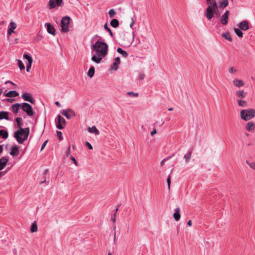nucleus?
Instances as JSON below:
<instances>
[{"label": "nucleus", "mask_w": 255, "mask_h": 255, "mask_svg": "<svg viewBox=\"0 0 255 255\" xmlns=\"http://www.w3.org/2000/svg\"><path fill=\"white\" fill-rule=\"evenodd\" d=\"M237 102L239 106L242 107H245L247 105V102L244 100H241L240 99H238Z\"/></svg>", "instance_id": "obj_33"}, {"label": "nucleus", "mask_w": 255, "mask_h": 255, "mask_svg": "<svg viewBox=\"0 0 255 255\" xmlns=\"http://www.w3.org/2000/svg\"><path fill=\"white\" fill-rule=\"evenodd\" d=\"M63 2V0H49L48 2V8H54L56 6H60Z\"/></svg>", "instance_id": "obj_10"}, {"label": "nucleus", "mask_w": 255, "mask_h": 255, "mask_svg": "<svg viewBox=\"0 0 255 255\" xmlns=\"http://www.w3.org/2000/svg\"><path fill=\"white\" fill-rule=\"evenodd\" d=\"M121 60L119 57H117L115 59V61L111 65L110 70L117 71L118 69V66L120 64Z\"/></svg>", "instance_id": "obj_14"}, {"label": "nucleus", "mask_w": 255, "mask_h": 255, "mask_svg": "<svg viewBox=\"0 0 255 255\" xmlns=\"http://www.w3.org/2000/svg\"><path fill=\"white\" fill-rule=\"evenodd\" d=\"M55 104L58 107H61V104L60 103L58 102V101H56L55 102Z\"/></svg>", "instance_id": "obj_58"}, {"label": "nucleus", "mask_w": 255, "mask_h": 255, "mask_svg": "<svg viewBox=\"0 0 255 255\" xmlns=\"http://www.w3.org/2000/svg\"><path fill=\"white\" fill-rule=\"evenodd\" d=\"M3 151V146L2 145H0V154Z\"/></svg>", "instance_id": "obj_60"}, {"label": "nucleus", "mask_w": 255, "mask_h": 255, "mask_svg": "<svg viewBox=\"0 0 255 255\" xmlns=\"http://www.w3.org/2000/svg\"><path fill=\"white\" fill-rule=\"evenodd\" d=\"M8 133L6 130L0 129V136H1L3 139H6L8 137Z\"/></svg>", "instance_id": "obj_28"}, {"label": "nucleus", "mask_w": 255, "mask_h": 255, "mask_svg": "<svg viewBox=\"0 0 255 255\" xmlns=\"http://www.w3.org/2000/svg\"><path fill=\"white\" fill-rule=\"evenodd\" d=\"M219 3L220 6L222 7H225L228 6L229 2L228 0H222Z\"/></svg>", "instance_id": "obj_40"}, {"label": "nucleus", "mask_w": 255, "mask_h": 255, "mask_svg": "<svg viewBox=\"0 0 255 255\" xmlns=\"http://www.w3.org/2000/svg\"><path fill=\"white\" fill-rule=\"evenodd\" d=\"M241 119L245 121H249L255 117V109L250 108L242 110L240 112Z\"/></svg>", "instance_id": "obj_4"}, {"label": "nucleus", "mask_w": 255, "mask_h": 255, "mask_svg": "<svg viewBox=\"0 0 255 255\" xmlns=\"http://www.w3.org/2000/svg\"><path fill=\"white\" fill-rule=\"evenodd\" d=\"M86 146H87L89 149H93V146H92V145H91V144L90 142H88V141H87V142H86Z\"/></svg>", "instance_id": "obj_51"}, {"label": "nucleus", "mask_w": 255, "mask_h": 255, "mask_svg": "<svg viewBox=\"0 0 255 255\" xmlns=\"http://www.w3.org/2000/svg\"><path fill=\"white\" fill-rule=\"evenodd\" d=\"M19 95L18 93L14 90L10 91L6 93H4L3 96L8 97V98H13L17 97Z\"/></svg>", "instance_id": "obj_20"}, {"label": "nucleus", "mask_w": 255, "mask_h": 255, "mask_svg": "<svg viewBox=\"0 0 255 255\" xmlns=\"http://www.w3.org/2000/svg\"><path fill=\"white\" fill-rule=\"evenodd\" d=\"M15 101L14 99H6L5 101L9 103H12Z\"/></svg>", "instance_id": "obj_55"}, {"label": "nucleus", "mask_w": 255, "mask_h": 255, "mask_svg": "<svg viewBox=\"0 0 255 255\" xmlns=\"http://www.w3.org/2000/svg\"><path fill=\"white\" fill-rule=\"evenodd\" d=\"M145 75L143 72H140L137 76V78L139 80H143L145 78Z\"/></svg>", "instance_id": "obj_42"}, {"label": "nucleus", "mask_w": 255, "mask_h": 255, "mask_svg": "<svg viewBox=\"0 0 255 255\" xmlns=\"http://www.w3.org/2000/svg\"><path fill=\"white\" fill-rule=\"evenodd\" d=\"M235 33L239 37H242L243 36V33L241 31V29L238 28H235L234 29Z\"/></svg>", "instance_id": "obj_37"}, {"label": "nucleus", "mask_w": 255, "mask_h": 255, "mask_svg": "<svg viewBox=\"0 0 255 255\" xmlns=\"http://www.w3.org/2000/svg\"><path fill=\"white\" fill-rule=\"evenodd\" d=\"M93 51L96 54L92 56V61L96 63H100L107 54L108 52V45L105 42L98 40L92 46Z\"/></svg>", "instance_id": "obj_1"}, {"label": "nucleus", "mask_w": 255, "mask_h": 255, "mask_svg": "<svg viewBox=\"0 0 255 255\" xmlns=\"http://www.w3.org/2000/svg\"><path fill=\"white\" fill-rule=\"evenodd\" d=\"M17 27L16 24L13 22L11 21L8 25V28L7 30L8 36L10 35L12 33H14V30L16 29Z\"/></svg>", "instance_id": "obj_16"}, {"label": "nucleus", "mask_w": 255, "mask_h": 255, "mask_svg": "<svg viewBox=\"0 0 255 255\" xmlns=\"http://www.w3.org/2000/svg\"><path fill=\"white\" fill-rule=\"evenodd\" d=\"M206 10L205 15L208 20H211L214 14L218 16V7L216 1L210 2Z\"/></svg>", "instance_id": "obj_3"}, {"label": "nucleus", "mask_w": 255, "mask_h": 255, "mask_svg": "<svg viewBox=\"0 0 255 255\" xmlns=\"http://www.w3.org/2000/svg\"><path fill=\"white\" fill-rule=\"evenodd\" d=\"M37 231V226L36 221H34L31 226L30 232L31 233L36 232Z\"/></svg>", "instance_id": "obj_32"}, {"label": "nucleus", "mask_w": 255, "mask_h": 255, "mask_svg": "<svg viewBox=\"0 0 255 255\" xmlns=\"http://www.w3.org/2000/svg\"><path fill=\"white\" fill-rule=\"evenodd\" d=\"M71 153V149H70V145H69L68 147V148L66 151V155L67 156H69L70 154Z\"/></svg>", "instance_id": "obj_50"}, {"label": "nucleus", "mask_w": 255, "mask_h": 255, "mask_svg": "<svg viewBox=\"0 0 255 255\" xmlns=\"http://www.w3.org/2000/svg\"><path fill=\"white\" fill-rule=\"evenodd\" d=\"M238 26L240 27L241 30L246 31L249 29V22L247 20H243L239 22Z\"/></svg>", "instance_id": "obj_15"}, {"label": "nucleus", "mask_w": 255, "mask_h": 255, "mask_svg": "<svg viewBox=\"0 0 255 255\" xmlns=\"http://www.w3.org/2000/svg\"><path fill=\"white\" fill-rule=\"evenodd\" d=\"M174 213L173 215V217L175 221H178L180 219V209L179 208H177L174 210Z\"/></svg>", "instance_id": "obj_24"}, {"label": "nucleus", "mask_w": 255, "mask_h": 255, "mask_svg": "<svg viewBox=\"0 0 255 255\" xmlns=\"http://www.w3.org/2000/svg\"><path fill=\"white\" fill-rule=\"evenodd\" d=\"M18 66L19 69L21 70H24L25 69V66L23 62L20 60H18L17 62Z\"/></svg>", "instance_id": "obj_41"}, {"label": "nucleus", "mask_w": 255, "mask_h": 255, "mask_svg": "<svg viewBox=\"0 0 255 255\" xmlns=\"http://www.w3.org/2000/svg\"><path fill=\"white\" fill-rule=\"evenodd\" d=\"M191 154L192 152L189 151L187 154L184 155V158L185 159L186 163H188L189 162L191 158Z\"/></svg>", "instance_id": "obj_31"}, {"label": "nucleus", "mask_w": 255, "mask_h": 255, "mask_svg": "<svg viewBox=\"0 0 255 255\" xmlns=\"http://www.w3.org/2000/svg\"><path fill=\"white\" fill-rule=\"evenodd\" d=\"M118 208H116L115 210H114V212L115 213H114V214L112 216V218H111V220L112 221V222L113 223H115L116 222V213L118 211Z\"/></svg>", "instance_id": "obj_44"}, {"label": "nucleus", "mask_w": 255, "mask_h": 255, "mask_svg": "<svg viewBox=\"0 0 255 255\" xmlns=\"http://www.w3.org/2000/svg\"><path fill=\"white\" fill-rule=\"evenodd\" d=\"M21 98L25 101L28 102L32 104H34L35 100L32 97V96L31 94L29 93H24L21 95Z\"/></svg>", "instance_id": "obj_7"}, {"label": "nucleus", "mask_w": 255, "mask_h": 255, "mask_svg": "<svg viewBox=\"0 0 255 255\" xmlns=\"http://www.w3.org/2000/svg\"><path fill=\"white\" fill-rule=\"evenodd\" d=\"M233 83L236 87L238 88L243 87L245 85V83L242 80L238 79H234L233 81Z\"/></svg>", "instance_id": "obj_21"}, {"label": "nucleus", "mask_w": 255, "mask_h": 255, "mask_svg": "<svg viewBox=\"0 0 255 255\" xmlns=\"http://www.w3.org/2000/svg\"><path fill=\"white\" fill-rule=\"evenodd\" d=\"M229 11L227 10L225 13L222 15L221 18V22L223 25H226L228 23V20L229 18Z\"/></svg>", "instance_id": "obj_19"}, {"label": "nucleus", "mask_w": 255, "mask_h": 255, "mask_svg": "<svg viewBox=\"0 0 255 255\" xmlns=\"http://www.w3.org/2000/svg\"><path fill=\"white\" fill-rule=\"evenodd\" d=\"M138 96V94L137 93H134L132 92H128V98L129 97H137Z\"/></svg>", "instance_id": "obj_43"}, {"label": "nucleus", "mask_w": 255, "mask_h": 255, "mask_svg": "<svg viewBox=\"0 0 255 255\" xmlns=\"http://www.w3.org/2000/svg\"><path fill=\"white\" fill-rule=\"evenodd\" d=\"M104 29L107 30L110 34V35L113 37L114 36L113 33L111 29L108 27V23H106L104 26Z\"/></svg>", "instance_id": "obj_39"}, {"label": "nucleus", "mask_w": 255, "mask_h": 255, "mask_svg": "<svg viewBox=\"0 0 255 255\" xmlns=\"http://www.w3.org/2000/svg\"><path fill=\"white\" fill-rule=\"evenodd\" d=\"M245 128L247 131L254 133L255 131V123L253 121H249L246 123Z\"/></svg>", "instance_id": "obj_9"}, {"label": "nucleus", "mask_w": 255, "mask_h": 255, "mask_svg": "<svg viewBox=\"0 0 255 255\" xmlns=\"http://www.w3.org/2000/svg\"><path fill=\"white\" fill-rule=\"evenodd\" d=\"M22 118H20V117H17L16 119H15V121L17 123V127L18 128L20 129V128H21V126H22V123H21V121H22Z\"/></svg>", "instance_id": "obj_38"}, {"label": "nucleus", "mask_w": 255, "mask_h": 255, "mask_svg": "<svg viewBox=\"0 0 255 255\" xmlns=\"http://www.w3.org/2000/svg\"><path fill=\"white\" fill-rule=\"evenodd\" d=\"M21 109L29 117H32L34 115L31 106L27 103H23L21 104Z\"/></svg>", "instance_id": "obj_6"}, {"label": "nucleus", "mask_w": 255, "mask_h": 255, "mask_svg": "<svg viewBox=\"0 0 255 255\" xmlns=\"http://www.w3.org/2000/svg\"><path fill=\"white\" fill-rule=\"evenodd\" d=\"M29 134V128H20L16 130L14 134V137L19 144H22L26 140Z\"/></svg>", "instance_id": "obj_2"}, {"label": "nucleus", "mask_w": 255, "mask_h": 255, "mask_svg": "<svg viewBox=\"0 0 255 255\" xmlns=\"http://www.w3.org/2000/svg\"><path fill=\"white\" fill-rule=\"evenodd\" d=\"M207 4H209L210 2H212V1H216L215 0H207Z\"/></svg>", "instance_id": "obj_63"}, {"label": "nucleus", "mask_w": 255, "mask_h": 255, "mask_svg": "<svg viewBox=\"0 0 255 255\" xmlns=\"http://www.w3.org/2000/svg\"><path fill=\"white\" fill-rule=\"evenodd\" d=\"M229 71L230 73H234L237 72V70L234 67H231L229 69Z\"/></svg>", "instance_id": "obj_52"}, {"label": "nucleus", "mask_w": 255, "mask_h": 255, "mask_svg": "<svg viewBox=\"0 0 255 255\" xmlns=\"http://www.w3.org/2000/svg\"><path fill=\"white\" fill-rule=\"evenodd\" d=\"M246 163L250 166L251 169L255 170V161H250L249 160H246Z\"/></svg>", "instance_id": "obj_35"}, {"label": "nucleus", "mask_w": 255, "mask_h": 255, "mask_svg": "<svg viewBox=\"0 0 255 255\" xmlns=\"http://www.w3.org/2000/svg\"><path fill=\"white\" fill-rule=\"evenodd\" d=\"M137 30H133L131 32V36H132V41L130 42L132 44L133 42V40L135 36V32Z\"/></svg>", "instance_id": "obj_48"}, {"label": "nucleus", "mask_w": 255, "mask_h": 255, "mask_svg": "<svg viewBox=\"0 0 255 255\" xmlns=\"http://www.w3.org/2000/svg\"><path fill=\"white\" fill-rule=\"evenodd\" d=\"M8 170H6L4 171L0 172V176H1L3 175H4L7 171Z\"/></svg>", "instance_id": "obj_56"}, {"label": "nucleus", "mask_w": 255, "mask_h": 255, "mask_svg": "<svg viewBox=\"0 0 255 255\" xmlns=\"http://www.w3.org/2000/svg\"><path fill=\"white\" fill-rule=\"evenodd\" d=\"M116 14L115 10L114 9H111L109 11V14L110 18L113 17Z\"/></svg>", "instance_id": "obj_45"}, {"label": "nucleus", "mask_w": 255, "mask_h": 255, "mask_svg": "<svg viewBox=\"0 0 255 255\" xmlns=\"http://www.w3.org/2000/svg\"><path fill=\"white\" fill-rule=\"evenodd\" d=\"M9 113L6 111H0V120L5 119L6 120H9Z\"/></svg>", "instance_id": "obj_22"}, {"label": "nucleus", "mask_w": 255, "mask_h": 255, "mask_svg": "<svg viewBox=\"0 0 255 255\" xmlns=\"http://www.w3.org/2000/svg\"><path fill=\"white\" fill-rule=\"evenodd\" d=\"M88 131L91 133H95L96 135H99L100 134V131L95 126H93L91 128H89Z\"/></svg>", "instance_id": "obj_26"}, {"label": "nucleus", "mask_w": 255, "mask_h": 255, "mask_svg": "<svg viewBox=\"0 0 255 255\" xmlns=\"http://www.w3.org/2000/svg\"><path fill=\"white\" fill-rule=\"evenodd\" d=\"M7 83H11V84L12 85H15L12 82H11V81H6L5 84H7Z\"/></svg>", "instance_id": "obj_61"}, {"label": "nucleus", "mask_w": 255, "mask_h": 255, "mask_svg": "<svg viewBox=\"0 0 255 255\" xmlns=\"http://www.w3.org/2000/svg\"><path fill=\"white\" fill-rule=\"evenodd\" d=\"M70 159L73 161L74 163L76 165H78V163L75 159V158L73 156H71L70 157Z\"/></svg>", "instance_id": "obj_54"}, {"label": "nucleus", "mask_w": 255, "mask_h": 255, "mask_svg": "<svg viewBox=\"0 0 255 255\" xmlns=\"http://www.w3.org/2000/svg\"><path fill=\"white\" fill-rule=\"evenodd\" d=\"M167 184H168V188L169 189L170 188V184H171V177H170V175L168 177V178L167 179Z\"/></svg>", "instance_id": "obj_49"}, {"label": "nucleus", "mask_w": 255, "mask_h": 255, "mask_svg": "<svg viewBox=\"0 0 255 255\" xmlns=\"http://www.w3.org/2000/svg\"><path fill=\"white\" fill-rule=\"evenodd\" d=\"M237 97L240 99H244L246 97V93L243 90H238L236 92Z\"/></svg>", "instance_id": "obj_25"}, {"label": "nucleus", "mask_w": 255, "mask_h": 255, "mask_svg": "<svg viewBox=\"0 0 255 255\" xmlns=\"http://www.w3.org/2000/svg\"><path fill=\"white\" fill-rule=\"evenodd\" d=\"M110 24L112 27H113L114 28H117L119 25V20L116 18L113 19L111 21Z\"/></svg>", "instance_id": "obj_27"}, {"label": "nucleus", "mask_w": 255, "mask_h": 255, "mask_svg": "<svg viewBox=\"0 0 255 255\" xmlns=\"http://www.w3.org/2000/svg\"><path fill=\"white\" fill-rule=\"evenodd\" d=\"M45 26L47 29L48 33L55 36L56 34V29L55 27L50 23H46Z\"/></svg>", "instance_id": "obj_13"}, {"label": "nucleus", "mask_w": 255, "mask_h": 255, "mask_svg": "<svg viewBox=\"0 0 255 255\" xmlns=\"http://www.w3.org/2000/svg\"><path fill=\"white\" fill-rule=\"evenodd\" d=\"M10 154L13 156H17L19 154L18 147L17 145H15L11 147Z\"/></svg>", "instance_id": "obj_23"}, {"label": "nucleus", "mask_w": 255, "mask_h": 255, "mask_svg": "<svg viewBox=\"0 0 255 255\" xmlns=\"http://www.w3.org/2000/svg\"><path fill=\"white\" fill-rule=\"evenodd\" d=\"M47 142H48V140H46L43 143V144L41 146V151H42L45 148Z\"/></svg>", "instance_id": "obj_53"}, {"label": "nucleus", "mask_w": 255, "mask_h": 255, "mask_svg": "<svg viewBox=\"0 0 255 255\" xmlns=\"http://www.w3.org/2000/svg\"><path fill=\"white\" fill-rule=\"evenodd\" d=\"M57 121L56 122V128L59 129H62L64 128L62 124H65L66 121L64 118H63L60 115H58L57 117Z\"/></svg>", "instance_id": "obj_8"}, {"label": "nucleus", "mask_w": 255, "mask_h": 255, "mask_svg": "<svg viewBox=\"0 0 255 255\" xmlns=\"http://www.w3.org/2000/svg\"><path fill=\"white\" fill-rule=\"evenodd\" d=\"M187 225L189 226H192V221L191 220H189L187 222Z\"/></svg>", "instance_id": "obj_59"}, {"label": "nucleus", "mask_w": 255, "mask_h": 255, "mask_svg": "<svg viewBox=\"0 0 255 255\" xmlns=\"http://www.w3.org/2000/svg\"><path fill=\"white\" fill-rule=\"evenodd\" d=\"M135 16L131 18V22L130 23L129 26L133 30H137V28L136 27H134V23L135 22Z\"/></svg>", "instance_id": "obj_36"}, {"label": "nucleus", "mask_w": 255, "mask_h": 255, "mask_svg": "<svg viewBox=\"0 0 255 255\" xmlns=\"http://www.w3.org/2000/svg\"><path fill=\"white\" fill-rule=\"evenodd\" d=\"M19 109H21V104L18 103L13 104L10 107L11 110L15 114L18 113Z\"/></svg>", "instance_id": "obj_17"}, {"label": "nucleus", "mask_w": 255, "mask_h": 255, "mask_svg": "<svg viewBox=\"0 0 255 255\" xmlns=\"http://www.w3.org/2000/svg\"><path fill=\"white\" fill-rule=\"evenodd\" d=\"M61 113L68 119H70L72 117H74L75 116V113L74 111H73L70 109H68L65 110H64L62 112H61Z\"/></svg>", "instance_id": "obj_11"}, {"label": "nucleus", "mask_w": 255, "mask_h": 255, "mask_svg": "<svg viewBox=\"0 0 255 255\" xmlns=\"http://www.w3.org/2000/svg\"><path fill=\"white\" fill-rule=\"evenodd\" d=\"M42 35H41L40 34H39V33L37 34V35H36V36L35 37V40L37 42H38L40 40H41L42 39Z\"/></svg>", "instance_id": "obj_46"}, {"label": "nucleus", "mask_w": 255, "mask_h": 255, "mask_svg": "<svg viewBox=\"0 0 255 255\" xmlns=\"http://www.w3.org/2000/svg\"><path fill=\"white\" fill-rule=\"evenodd\" d=\"M70 18L68 16H64L62 18L61 22V31L64 33L68 32L69 31V25Z\"/></svg>", "instance_id": "obj_5"}, {"label": "nucleus", "mask_w": 255, "mask_h": 255, "mask_svg": "<svg viewBox=\"0 0 255 255\" xmlns=\"http://www.w3.org/2000/svg\"><path fill=\"white\" fill-rule=\"evenodd\" d=\"M8 161V158L7 157L3 156L0 159V170H2L4 168Z\"/></svg>", "instance_id": "obj_18"}, {"label": "nucleus", "mask_w": 255, "mask_h": 255, "mask_svg": "<svg viewBox=\"0 0 255 255\" xmlns=\"http://www.w3.org/2000/svg\"><path fill=\"white\" fill-rule=\"evenodd\" d=\"M165 161V159H164L163 160H162L161 161V162H160L161 165H163L164 164Z\"/></svg>", "instance_id": "obj_62"}, {"label": "nucleus", "mask_w": 255, "mask_h": 255, "mask_svg": "<svg viewBox=\"0 0 255 255\" xmlns=\"http://www.w3.org/2000/svg\"><path fill=\"white\" fill-rule=\"evenodd\" d=\"M23 57L27 60V62L26 63V71L29 72L32 63V58L30 55L27 54H24L23 55Z\"/></svg>", "instance_id": "obj_12"}, {"label": "nucleus", "mask_w": 255, "mask_h": 255, "mask_svg": "<svg viewBox=\"0 0 255 255\" xmlns=\"http://www.w3.org/2000/svg\"><path fill=\"white\" fill-rule=\"evenodd\" d=\"M151 135L153 136L154 134L156 133V130L155 129H154L151 132Z\"/></svg>", "instance_id": "obj_57"}, {"label": "nucleus", "mask_w": 255, "mask_h": 255, "mask_svg": "<svg viewBox=\"0 0 255 255\" xmlns=\"http://www.w3.org/2000/svg\"><path fill=\"white\" fill-rule=\"evenodd\" d=\"M117 52L122 54L125 57H127L128 56V52L126 51L123 50L121 47L118 48Z\"/></svg>", "instance_id": "obj_34"}, {"label": "nucleus", "mask_w": 255, "mask_h": 255, "mask_svg": "<svg viewBox=\"0 0 255 255\" xmlns=\"http://www.w3.org/2000/svg\"><path fill=\"white\" fill-rule=\"evenodd\" d=\"M116 242V233L115 232L114 237V244H115Z\"/></svg>", "instance_id": "obj_64"}, {"label": "nucleus", "mask_w": 255, "mask_h": 255, "mask_svg": "<svg viewBox=\"0 0 255 255\" xmlns=\"http://www.w3.org/2000/svg\"><path fill=\"white\" fill-rule=\"evenodd\" d=\"M222 36L229 41H232V38L229 32H226L225 33H223L222 34Z\"/></svg>", "instance_id": "obj_29"}, {"label": "nucleus", "mask_w": 255, "mask_h": 255, "mask_svg": "<svg viewBox=\"0 0 255 255\" xmlns=\"http://www.w3.org/2000/svg\"><path fill=\"white\" fill-rule=\"evenodd\" d=\"M95 74V68L94 66H91L88 72V75L89 77L92 78Z\"/></svg>", "instance_id": "obj_30"}, {"label": "nucleus", "mask_w": 255, "mask_h": 255, "mask_svg": "<svg viewBox=\"0 0 255 255\" xmlns=\"http://www.w3.org/2000/svg\"><path fill=\"white\" fill-rule=\"evenodd\" d=\"M57 135L59 140H61L63 139L62 133L60 131H57Z\"/></svg>", "instance_id": "obj_47"}]
</instances>
